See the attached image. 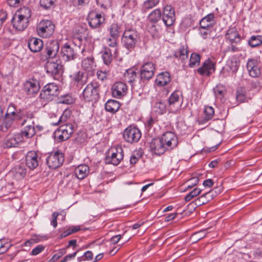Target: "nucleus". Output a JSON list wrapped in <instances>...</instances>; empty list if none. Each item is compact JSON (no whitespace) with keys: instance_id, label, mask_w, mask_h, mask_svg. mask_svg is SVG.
<instances>
[{"instance_id":"nucleus-19","label":"nucleus","mask_w":262,"mask_h":262,"mask_svg":"<svg viewBox=\"0 0 262 262\" xmlns=\"http://www.w3.org/2000/svg\"><path fill=\"white\" fill-rule=\"evenodd\" d=\"M162 19L166 26L172 25L175 21V11L170 5H166L163 9Z\"/></svg>"},{"instance_id":"nucleus-41","label":"nucleus","mask_w":262,"mask_h":262,"mask_svg":"<svg viewBox=\"0 0 262 262\" xmlns=\"http://www.w3.org/2000/svg\"><path fill=\"white\" fill-rule=\"evenodd\" d=\"M227 67L229 68L225 69H223L222 71H221V75H223L224 77L227 76V74H225V71H231L232 73H235L238 70V67L237 65V62L236 61H229L227 62Z\"/></svg>"},{"instance_id":"nucleus-29","label":"nucleus","mask_w":262,"mask_h":262,"mask_svg":"<svg viewBox=\"0 0 262 262\" xmlns=\"http://www.w3.org/2000/svg\"><path fill=\"white\" fill-rule=\"evenodd\" d=\"M226 37L232 44L238 43L241 41V37L235 28L229 29L226 34Z\"/></svg>"},{"instance_id":"nucleus-48","label":"nucleus","mask_w":262,"mask_h":262,"mask_svg":"<svg viewBox=\"0 0 262 262\" xmlns=\"http://www.w3.org/2000/svg\"><path fill=\"white\" fill-rule=\"evenodd\" d=\"M70 111L69 110H65L59 118L58 122L53 123V125H61L62 123H65L67 121V119L70 118Z\"/></svg>"},{"instance_id":"nucleus-15","label":"nucleus","mask_w":262,"mask_h":262,"mask_svg":"<svg viewBox=\"0 0 262 262\" xmlns=\"http://www.w3.org/2000/svg\"><path fill=\"white\" fill-rule=\"evenodd\" d=\"M155 72V66L152 62H145L140 70V78L142 80H148L151 79Z\"/></svg>"},{"instance_id":"nucleus-27","label":"nucleus","mask_w":262,"mask_h":262,"mask_svg":"<svg viewBox=\"0 0 262 262\" xmlns=\"http://www.w3.org/2000/svg\"><path fill=\"white\" fill-rule=\"evenodd\" d=\"M173 57L180 60L182 63L188 59V51L187 46H182L179 49L174 51Z\"/></svg>"},{"instance_id":"nucleus-56","label":"nucleus","mask_w":262,"mask_h":262,"mask_svg":"<svg viewBox=\"0 0 262 262\" xmlns=\"http://www.w3.org/2000/svg\"><path fill=\"white\" fill-rule=\"evenodd\" d=\"M236 98L237 102L242 103L246 100V97L242 90H237Z\"/></svg>"},{"instance_id":"nucleus-55","label":"nucleus","mask_w":262,"mask_h":262,"mask_svg":"<svg viewBox=\"0 0 262 262\" xmlns=\"http://www.w3.org/2000/svg\"><path fill=\"white\" fill-rule=\"evenodd\" d=\"M141 154H139L138 151H134L130 157V163L132 165L135 164L139 161V159L141 158Z\"/></svg>"},{"instance_id":"nucleus-10","label":"nucleus","mask_w":262,"mask_h":262,"mask_svg":"<svg viewBox=\"0 0 262 262\" xmlns=\"http://www.w3.org/2000/svg\"><path fill=\"white\" fill-rule=\"evenodd\" d=\"M47 163L50 168L55 169L60 167L64 161V155L57 151L49 155L46 159Z\"/></svg>"},{"instance_id":"nucleus-3","label":"nucleus","mask_w":262,"mask_h":262,"mask_svg":"<svg viewBox=\"0 0 262 262\" xmlns=\"http://www.w3.org/2000/svg\"><path fill=\"white\" fill-rule=\"evenodd\" d=\"M100 85L97 82L88 84L83 91V98L85 101L93 103L97 102L100 98Z\"/></svg>"},{"instance_id":"nucleus-4","label":"nucleus","mask_w":262,"mask_h":262,"mask_svg":"<svg viewBox=\"0 0 262 262\" xmlns=\"http://www.w3.org/2000/svg\"><path fill=\"white\" fill-rule=\"evenodd\" d=\"M59 87L54 83H49L45 85L40 92L41 99L47 101H51L59 95Z\"/></svg>"},{"instance_id":"nucleus-8","label":"nucleus","mask_w":262,"mask_h":262,"mask_svg":"<svg viewBox=\"0 0 262 262\" xmlns=\"http://www.w3.org/2000/svg\"><path fill=\"white\" fill-rule=\"evenodd\" d=\"M74 132L72 124L66 123L60 125L55 132V137L59 141L68 140Z\"/></svg>"},{"instance_id":"nucleus-50","label":"nucleus","mask_w":262,"mask_h":262,"mask_svg":"<svg viewBox=\"0 0 262 262\" xmlns=\"http://www.w3.org/2000/svg\"><path fill=\"white\" fill-rule=\"evenodd\" d=\"M202 191V190L199 188H195L193 190L187 194L185 197L186 202H189L192 200L194 197L199 195Z\"/></svg>"},{"instance_id":"nucleus-31","label":"nucleus","mask_w":262,"mask_h":262,"mask_svg":"<svg viewBox=\"0 0 262 262\" xmlns=\"http://www.w3.org/2000/svg\"><path fill=\"white\" fill-rule=\"evenodd\" d=\"M214 15L212 13L204 17L200 21L201 28L206 30L211 27L214 24Z\"/></svg>"},{"instance_id":"nucleus-42","label":"nucleus","mask_w":262,"mask_h":262,"mask_svg":"<svg viewBox=\"0 0 262 262\" xmlns=\"http://www.w3.org/2000/svg\"><path fill=\"white\" fill-rule=\"evenodd\" d=\"M113 52L111 49L107 47L104 48L102 57L105 64L108 65L111 62L112 60Z\"/></svg>"},{"instance_id":"nucleus-40","label":"nucleus","mask_w":262,"mask_h":262,"mask_svg":"<svg viewBox=\"0 0 262 262\" xmlns=\"http://www.w3.org/2000/svg\"><path fill=\"white\" fill-rule=\"evenodd\" d=\"M161 17V11L159 9L153 10L148 16V20L151 23H157Z\"/></svg>"},{"instance_id":"nucleus-62","label":"nucleus","mask_w":262,"mask_h":262,"mask_svg":"<svg viewBox=\"0 0 262 262\" xmlns=\"http://www.w3.org/2000/svg\"><path fill=\"white\" fill-rule=\"evenodd\" d=\"M77 252L78 251H76L72 254L67 255L60 262H67L70 259H73L76 256Z\"/></svg>"},{"instance_id":"nucleus-33","label":"nucleus","mask_w":262,"mask_h":262,"mask_svg":"<svg viewBox=\"0 0 262 262\" xmlns=\"http://www.w3.org/2000/svg\"><path fill=\"white\" fill-rule=\"evenodd\" d=\"M89 172V167L85 164L80 165L77 166L75 170L76 177L78 179L82 180L85 178Z\"/></svg>"},{"instance_id":"nucleus-52","label":"nucleus","mask_w":262,"mask_h":262,"mask_svg":"<svg viewBox=\"0 0 262 262\" xmlns=\"http://www.w3.org/2000/svg\"><path fill=\"white\" fill-rule=\"evenodd\" d=\"M56 0H40V7L45 10L52 7Z\"/></svg>"},{"instance_id":"nucleus-2","label":"nucleus","mask_w":262,"mask_h":262,"mask_svg":"<svg viewBox=\"0 0 262 262\" xmlns=\"http://www.w3.org/2000/svg\"><path fill=\"white\" fill-rule=\"evenodd\" d=\"M121 40L123 46L130 52L140 41V34L136 29H127L124 30Z\"/></svg>"},{"instance_id":"nucleus-54","label":"nucleus","mask_w":262,"mask_h":262,"mask_svg":"<svg viewBox=\"0 0 262 262\" xmlns=\"http://www.w3.org/2000/svg\"><path fill=\"white\" fill-rule=\"evenodd\" d=\"M67 253L66 248H62L58 250L57 253H55L50 259V261L54 262L60 258L62 256Z\"/></svg>"},{"instance_id":"nucleus-32","label":"nucleus","mask_w":262,"mask_h":262,"mask_svg":"<svg viewBox=\"0 0 262 262\" xmlns=\"http://www.w3.org/2000/svg\"><path fill=\"white\" fill-rule=\"evenodd\" d=\"M170 80V74L167 72H162L159 74L156 78L157 85L160 86L167 85Z\"/></svg>"},{"instance_id":"nucleus-6","label":"nucleus","mask_w":262,"mask_h":262,"mask_svg":"<svg viewBox=\"0 0 262 262\" xmlns=\"http://www.w3.org/2000/svg\"><path fill=\"white\" fill-rule=\"evenodd\" d=\"M55 26L49 20H42L38 24L36 31L38 35L43 38L50 37L54 33Z\"/></svg>"},{"instance_id":"nucleus-57","label":"nucleus","mask_w":262,"mask_h":262,"mask_svg":"<svg viewBox=\"0 0 262 262\" xmlns=\"http://www.w3.org/2000/svg\"><path fill=\"white\" fill-rule=\"evenodd\" d=\"M97 77L99 79L103 81L106 79L109 75V71H98L97 73Z\"/></svg>"},{"instance_id":"nucleus-63","label":"nucleus","mask_w":262,"mask_h":262,"mask_svg":"<svg viewBox=\"0 0 262 262\" xmlns=\"http://www.w3.org/2000/svg\"><path fill=\"white\" fill-rule=\"evenodd\" d=\"M58 215V213L56 212H54L52 215V220L51 221V224L54 228H56L57 226V218Z\"/></svg>"},{"instance_id":"nucleus-18","label":"nucleus","mask_w":262,"mask_h":262,"mask_svg":"<svg viewBox=\"0 0 262 262\" xmlns=\"http://www.w3.org/2000/svg\"><path fill=\"white\" fill-rule=\"evenodd\" d=\"M215 70V63L208 58L204 61L201 67L197 69L198 73L205 76H209Z\"/></svg>"},{"instance_id":"nucleus-46","label":"nucleus","mask_w":262,"mask_h":262,"mask_svg":"<svg viewBox=\"0 0 262 262\" xmlns=\"http://www.w3.org/2000/svg\"><path fill=\"white\" fill-rule=\"evenodd\" d=\"M200 59L199 54L195 53H192L189 59V67L192 68L198 66L200 62Z\"/></svg>"},{"instance_id":"nucleus-22","label":"nucleus","mask_w":262,"mask_h":262,"mask_svg":"<svg viewBox=\"0 0 262 262\" xmlns=\"http://www.w3.org/2000/svg\"><path fill=\"white\" fill-rule=\"evenodd\" d=\"M127 87L122 82L115 83L112 87V94L113 97L116 98H121L126 95Z\"/></svg>"},{"instance_id":"nucleus-16","label":"nucleus","mask_w":262,"mask_h":262,"mask_svg":"<svg viewBox=\"0 0 262 262\" xmlns=\"http://www.w3.org/2000/svg\"><path fill=\"white\" fill-rule=\"evenodd\" d=\"M88 19L90 26L92 28L99 27L105 21L104 15L103 13H99L94 11H92L89 13Z\"/></svg>"},{"instance_id":"nucleus-13","label":"nucleus","mask_w":262,"mask_h":262,"mask_svg":"<svg viewBox=\"0 0 262 262\" xmlns=\"http://www.w3.org/2000/svg\"><path fill=\"white\" fill-rule=\"evenodd\" d=\"M160 138L168 151L176 147L178 144V138L172 132H166Z\"/></svg>"},{"instance_id":"nucleus-58","label":"nucleus","mask_w":262,"mask_h":262,"mask_svg":"<svg viewBox=\"0 0 262 262\" xmlns=\"http://www.w3.org/2000/svg\"><path fill=\"white\" fill-rule=\"evenodd\" d=\"M45 249V247L41 245H37L35 248L33 249L31 251V255H37Z\"/></svg>"},{"instance_id":"nucleus-39","label":"nucleus","mask_w":262,"mask_h":262,"mask_svg":"<svg viewBox=\"0 0 262 262\" xmlns=\"http://www.w3.org/2000/svg\"><path fill=\"white\" fill-rule=\"evenodd\" d=\"M248 45L251 48L259 47L262 45L261 35H252L249 39Z\"/></svg>"},{"instance_id":"nucleus-64","label":"nucleus","mask_w":262,"mask_h":262,"mask_svg":"<svg viewBox=\"0 0 262 262\" xmlns=\"http://www.w3.org/2000/svg\"><path fill=\"white\" fill-rule=\"evenodd\" d=\"M23 0H7L8 5L11 7H17Z\"/></svg>"},{"instance_id":"nucleus-61","label":"nucleus","mask_w":262,"mask_h":262,"mask_svg":"<svg viewBox=\"0 0 262 262\" xmlns=\"http://www.w3.org/2000/svg\"><path fill=\"white\" fill-rule=\"evenodd\" d=\"M10 248L8 245H6L5 244H3L2 239H0V254L4 253L7 252Z\"/></svg>"},{"instance_id":"nucleus-26","label":"nucleus","mask_w":262,"mask_h":262,"mask_svg":"<svg viewBox=\"0 0 262 262\" xmlns=\"http://www.w3.org/2000/svg\"><path fill=\"white\" fill-rule=\"evenodd\" d=\"M59 49V46L57 41L49 43L46 48L47 56L50 58H55L57 55Z\"/></svg>"},{"instance_id":"nucleus-14","label":"nucleus","mask_w":262,"mask_h":262,"mask_svg":"<svg viewBox=\"0 0 262 262\" xmlns=\"http://www.w3.org/2000/svg\"><path fill=\"white\" fill-rule=\"evenodd\" d=\"M47 73L52 76L54 79L57 78L62 73V66L57 60H48L45 66Z\"/></svg>"},{"instance_id":"nucleus-49","label":"nucleus","mask_w":262,"mask_h":262,"mask_svg":"<svg viewBox=\"0 0 262 262\" xmlns=\"http://www.w3.org/2000/svg\"><path fill=\"white\" fill-rule=\"evenodd\" d=\"M225 91V87L221 84L216 85V86L213 88L214 95L217 98L220 99L223 96Z\"/></svg>"},{"instance_id":"nucleus-43","label":"nucleus","mask_w":262,"mask_h":262,"mask_svg":"<svg viewBox=\"0 0 262 262\" xmlns=\"http://www.w3.org/2000/svg\"><path fill=\"white\" fill-rule=\"evenodd\" d=\"M159 2L160 0H146L143 4L142 11L146 12L158 5Z\"/></svg>"},{"instance_id":"nucleus-36","label":"nucleus","mask_w":262,"mask_h":262,"mask_svg":"<svg viewBox=\"0 0 262 262\" xmlns=\"http://www.w3.org/2000/svg\"><path fill=\"white\" fill-rule=\"evenodd\" d=\"M108 32L111 37L118 38L122 30L120 25L114 23L108 28Z\"/></svg>"},{"instance_id":"nucleus-34","label":"nucleus","mask_w":262,"mask_h":262,"mask_svg":"<svg viewBox=\"0 0 262 262\" xmlns=\"http://www.w3.org/2000/svg\"><path fill=\"white\" fill-rule=\"evenodd\" d=\"M120 107V104L116 100H108L105 104V108L107 112L114 114L117 112Z\"/></svg>"},{"instance_id":"nucleus-51","label":"nucleus","mask_w":262,"mask_h":262,"mask_svg":"<svg viewBox=\"0 0 262 262\" xmlns=\"http://www.w3.org/2000/svg\"><path fill=\"white\" fill-rule=\"evenodd\" d=\"M18 142L15 138L10 137L6 139L4 142V147L5 148H11L15 147L18 144Z\"/></svg>"},{"instance_id":"nucleus-23","label":"nucleus","mask_w":262,"mask_h":262,"mask_svg":"<svg viewBox=\"0 0 262 262\" xmlns=\"http://www.w3.org/2000/svg\"><path fill=\"white\" fill-rule=\"evenodd\" d=\"M16 180L23 179L27 173V169L24 164H18L14 166L10 172Z\"/></svg>"},{"instance_id":"nucleus-17","label":"nucleus","mask_w":262,"mask_h":262,"mask_svg":"<svg viewBox=\"0 0 262 262\" xmlns=\"http://www.w3.org/2000/svg\"><path fill=\"white\" fill-rule=\"evenodd\" d=\"M149 149L152 154L160 156L168 151L160 138H154L149 143Z\"/></svg>"},{"instance_id":"nucleus-7","label":"nucleus","mask_w":262,"mask_h":262,"mask_svg":"<svg viewBox=\"0 0 262 262\" xmlns=\"http://www.w3.org/2000/svg\"><path fill=\"white\" fill-rule=\"evenodd\" d=\"M123 158V149L121 147L118 146L112 148L108 151V155L105 158L106 164L118 165Z\"/></svg>"},{"instance_id":"nucleus-12","label":"nucleus","mask_w":262,"mask_h":262,"mask_svg":"<svg viewBox=\"0 0 262 262\" xmlns=\"http://www.w3.org/2000/svg\"><path fill=\"white\" fill-rule=\"evenodd\" d=\"M141 137V133L136 127L130 126L123 132L124 140L129 143L137 142Z\"/></svg>"},{"instance_id":"nucleus-38","label":"nucleus","mask_w":262,"mask_h":262,"mask_svg":"<svg viewBox=\"0 0 262 262\" xmlns=\"http://www.w3.org/2000/svg\"><path fill=\"white\" fill-rule=\"evenodd\" d=\"M93 57L92 56L88 57L82 61V67L87 71H90L94 69L96 66L94 62Z\"/></svg>"},{"instance_id":"nucleus-47","label":"nucleus","mask_w":262,"mask_h":262,"mask_svg":"<svg viewBox=\"0 0 262 262\" xmlns=\"http://www.w3.org/2000/svg\"><path fill=\"white\" fill-rule=\"evenodd\" d=\"M117 39L112 37H109L106 39V43L108 47L112 48V51L115 54L118 50Z\"/></svg>"},{"instance_id":"nucleus-5","label":"nucleus","mask_w":262,"mask_h":262,"mask_svg":"<svg viewBox=\"0 0 262 262\" xmlns=\"http://www.w3.org/2000/svg\"><path fill=\"white\" fill-rule=\"evenodd\" d=\"M182 93L176 91L172 93L167 100L168 111L171 113L176 114L180 110L182 103Z\"/></svg>"},{"instance_id":"nucleus-20","label":"nucleus","mask_w":262,"mask_h":262,"mask_svg":"<svg viewBox=\"0 0 262 262\" xmlns=\"http://www.w3.org/2000/svg\"><path fill=\"white\" fill-rule=\"evenodd\" d=\"M24 89L28 95L37 94L40 89L39 81L35 79H29L24 83Z\"/></svg>"},{"instance_id":"nucleus-25","label":"nucleus","mask_w":262,"mask_h":262,"mask_svg":"<svg viewBox=\"0 0 262 262\" xmlns=\"http://www.w3.org/2000/svg\"><path fill=\"white\" fill-rule=\"evenodd\" d=\"M28 46L30 51L34 53L39 52L43 47L42 41L39 38L32 37L29 39Z\"/></svg>"},{"instance_id":"nucleus-28","label":"nucleus","mask_w":262,"mask_h":262,"mask_svg":"<svg viewBox=\"0 0 262 262\" xmlns=\"http://www.w3.org/2000/svg\"><path fill=\"white\" fill-rule=\"evenodd\" d=\"M214 114V111L212 107L210 106H205L203 116L198 120L199 124H203L206 123L212 118Z\"/></svg>"},{"instance_id":"nucleus-37","label":"nucleus","mask_w":262,"mask_h":262,"mask_svg":"<svg viewBox=\"0 0 262 262\" xmlns=\"http://www.w3.org/2000/svg\"><path fill=\"white\" fill-rule=\"evenodd\" d=\"M15 14L26 20H29L31 16V10L28 7H23L19 9Z\"/></svg>"},{"instance_id":"nucleus-9","label":"nucleus","mask_w":262,"mask_h":262,"mask_svg":"<svg viewBox=\"0 0 262 262\" xmlns=\"http://www.w3.org/2000/svg\"><path fill=\"white\" fill-rule=\"evenodd\" d=\"M246 68L251 77L257 78L261 74L260 61L257 58H249L247 61Z\"/></svg>"},{"instance_id":"nucleus-11","label":"nucleus","mask_w":262,"mask_h":262,"mask_svg":"<svg viewBox=\"0 0 262 262\" xmlns=\"http://www.w3.org/2000/svg\"><path fill=\"white\" fill-rule=\"evenodd\" d=\"M59 56L61 60L68 62L74 60L77 57V52L73 47L66 43L61 47Z\"/></svg>"},{"instance_id":"nucleus-1","label":"nucleus","mask_w":262,"mask_h":262,"mask_svg":"<svg viewBox=\"0 0 262 262\" xmlns=\"http://www.w3.org/2000/svg\"><path fill=\"white\" fill-rule=\"evenodd\" d=\"M35 112L25 110H16L15 111L5 114L3 121L0 124V130L6 132L14 121H16L19 126H24L29 120L34 118Z\"/></svg>"},{"instance_id":"nucleus-21","label":"nucleus","mask_w":262,"mask_h":262,"mask_svg":"<svg viewBox=\"0 0 262 262\" xmlns=\"http://www.w3.org/2000/svg\"><path fill=\"white\" fill-rule=\"evenodd\" d=\"M40 157L34 151H29L26 156V164L30 169H34L39 165Z\"/></svg>"},{"instance_id":"nucleus-30","label":"nucleus","mask_w":262,"mask_h":262,"mask_svg":"<svg viewBox=\"0 0 262 262\" xmlns=\"http://www.w3.org/2000/svg\"><path fill=\"white\" fill-rule=\"evenodd\" d=\"M36 131L34 126V122L32 121L31 124L25 126L20 131V135L22 137L27 139L31 138L35 134Z\"/></svg>"},{"instance_id":"nucleus-59","label":"nucleus","mask_w":262,"mask_h":262,"mask_svg":"<svg viewBox=\"0 0 262 262\" xmlns=\"http://www.w3.org/2000/svg\"><path fill=\"white\" fill-rule=\"evenodd\" d=\"M199 181L198 177H193L188 181V183H189L187 186V188H191L192 187L196 185Z\"/></svg>"},{"instance_id":"nucleus-24","label":"nucleus","mask_w":262,"mask_h":262,"mask_svg":"<svg viewBox=\"0 0 262 262\" xmlns=\"http://www.w3.org/2000/svg\"><path fill=\"white\" fill-rule=\"evenodd\" d=\"M29 20L14 14L12 18V24L14 28L19 31H24L29 25Z\"/></svg>"},{"instance_id":"nucleus-44","label":"nucleus","mask_w":262,"mask_h":262,"mask_svg":"<svg viewBox=\"0 0 262 262\" xmlns=\"http://www.w3.org/2000/svg\"><path fill=\"white\" fill-rule=\"evenodd\" d=\"M73 80L78 84L83 85L86 82L87 77L85 76L82 72L79 71L74 76Z\"/></svg>"},{"instance_id":"nucleus-60","label":"nucleus","mask_w":262,"mask_h":262,"mask_svg":"<svg viewBox=\"0 0 262 262\" xmlns=\"http://www.w3.org/2000/svg\"><path fill=\"white\" fill-rule=\"evenodd\" d=\"M206 229L201 230L194 233L193 236H196V238H198V240H199L206 236Z\"/></svg>"},{"instance_id":"nucleus-35","label":"nucleus","mask_w":262,"mask_h":262,"mask_svg":"<svg viewBox=\"0 0 262 262\" xmlns=\"http://www.w3.org/2000/svg\"><path fill=\"white\" fill-rule=\"evenodd\" d=\"M212 193V191H211L202 195L195 200L192 203H194L197 206L206 204L212 199V194H211Z\"/></svg>"},{"instance_id":"nucleus-45","label":"nucleus","mask_w":262,"mask_h":262,"mask_svg":"<svg viewBox=\"0 0 262 262\" xmlns=\"http://www.w3.org/2000/svg\"><path fill=\"white\" fill-rule=\"evenodd\" d=\"M155 111L159 114H163L168 110V104H165L162 101L156 103L155 105Z\"/></svg>"},{"instance_id":"nucleus-53","label":"nucleus","mask_w":262,"mask_h":262,"mask_svg":"<svg viewBox=\"0 0 262 262\" xmlns=\"http://www.w3.org/2000/svg\"><path fill=\"white\" fill-rule=\"evenodd\" d=\"M125 77L128 79L129 83L133 82L137 77V73L133 70H128L126 73L125 74Z\"/></svg>"}]
</instances>
